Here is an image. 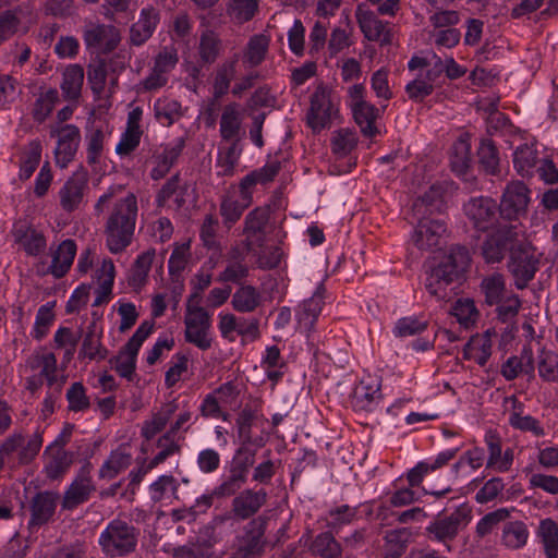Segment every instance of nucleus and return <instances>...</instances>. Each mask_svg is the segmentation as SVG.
I'll list each match as a JSON object with an SVG mask.
<instances>
[{
  "label": "nucleus",
  "mask_w": 558,
  "mask_h": 558,
  "mask_svg": "<svg viewBox=\"0 0 558 558\" xmlns=\"http://www.w3.org/2000/svg\"><path fill=\"white\" fill-rule=\"evenodd\" d=\"M485 450L480 447H473L464 451L452 465V473L458 476L463 471L464 466H469L472 472L483 466L485 462Z\"/></svg>",
  "instance_id": "62"
},
{
  "label": "nucleus",
  "mask_w": 558,
  "mask_h": 558,
  "mask_svg": "<svg viewBox=\"0 0 558 558\" xmlns=\"http://www.w3.org/2000/svg\"><path fill=\"white\" fill-rule=\"evenodd\" d=\"M324 306L323 296L314 294L312 298L302 302L295 313L299 328L303 331L310 332L322 313Z\"/></svg>",
  "instance_id": "39"
},
{
  "label": "nucleus",
  "mask_w": 558,
  "mask_h": 558,
  "mask_svg": "<svg viewBox=\"0 0 558 558\" xmlns=\"http://www.w3.org/2000/svg\"><path fill=\"white\" fill-rule=\"evenodd\" d=\"M155 328L154 320H144L137 327L133 336L122 347L119 354L110 360L117 373L128 380L135 375L136 359L144 341L151 335Z\"/></svg>",
  "instance_id": "7"
},
{
  "label": "nucleus",
  "mask_w": 558,
  "mask_h": 558,
  "mask_svg": "<svg viewBox=\"0 0 558 558\" xmlns=\"http://www.w3.org/2000/svg\"><path fill=\"white\" fill-rule=\"evenodd\" d=\"M51 137L57 138L54 159L58 167L66 168L75 158L81 143V131L75 124L51 128Z\"/></svg>",
  "instance_id": "14"
},
{
  "label": "nucleus",
  "mask_w": 558,
  "mask_h": 558,
  "mask_svg": "<svg viewBox=\"0 0 558 558\" xmlns=\"http://www.w3.org/2000/svg\"><path fill=\"white\" fill-rule=\"evenodd\" d=\"M76 252L77 246L72 239L63 240L56 248L51 247V264L47 272L57 279L64 277L73 265Z\"/></svg>",
  "instance_id": "29"
},
{
  "label": "nucleus",
  "mask_w": 558,
  "mask_h": 558,
  "mask_svg": "<svg viewBox=\"0 0 558 558\" xmlns=\"http://www.w3.org/2000/svg\"><path fill=\"white\" fill-rule=\"evenodd\" d=\"M480 288L484 294L485 303L489 306L499 304L507 292L505 277L499 272L483 278Z\"/></svg>",
  "instance_id": "50"
},
{
  "label": "nucleus",
  "mask_w": 558,
  "mask_h": 558,
  "mask_svg": "<svg viewBox=\"0 0 558 558\" xmlns=\"http://www.w3.org/2000/svg\"><path fill=\"white\" fill-rule=\"evenodd\" d=\"M87 186V171L83 169L75 171L58 192L62 209L68 213L76 210L84 199Z\"/></svg>",
  "instance_id": "22"
},
{
  "label": "nucleus",
  "mask_w": 558,
  "mask_h": 558,
  "mask_svg": "<svg viewBox=\"0 0 558 558\" xmlns=\"http://www.w3.org/2000/svg\"><path fill=\"white\" fill-rule=\"evenodd\" d=\"M131 457L121 451H113L99 469V477L112 480L130 465Z\"/></svg>",
  "instance_id": "61"
},
{
  "label": "nucleus",
  "mask_w": 558,
  "mask_h": 558,
  "mask_svg": "<svg viewBox=\"0 0 558 558\" xmlns=\"http://www.w3.org/2000/svg\"><path fill=\"white\" fill-rule=\"evenodd\" d=\"M543 254L530 242L521 240L510 247L507 269L518 290H524L535 278Z\"/></svg>",
  "instance_id": "4"
},
{
  "label": "nucleus",
  "mask_w": 558,
  "mask_h": 558,
  "mask_svg": "<svg viewBox=\"0 0 558 558\" xmlns=\"http://www.w3.org/2000/svg\"><path fill=\"white\" fill-rule=\"evenodd\" d=\"M222 43L219 36L210 29L202 33L198 45V54L203 63L211 64L219 57Z\"/></svg>",
  "instance_id": "53"
},
{
  "label": "nucleus",
  "mask_w": 558,
  "mask_h": 558,
  "mask_svg": "<svg viewBox=\"0 0 558 558\" xmlns=\"http://www.w3.org/2000/svg\"><path fill=\"white\" fill-rule=\"evenodd\" d=\"M471 520V512L466 507H460L447 517L437 518L425 529L429 539L447 544L453 541Z\"/></svg>",
  "instance_id": "10"
},
{
  "label": "nucleus",
  "mask_w": 558,
  "mask_h": 558,
  "mask_svg": "<svg viewBox=\"0 0 558 558\" xmlns=\"http://www.w3.org/2000/svg\"><path fill=\"white\" fill-rule=\"evenodd\" d=\"M468 264L469 255L464 247L452 250L427 276L425 287L428 293L438 301L450 299L452 293L450 286Z\"/></svg>",
  "instance_id": "2"
},
{
  "label": "nucleus",
  "mask_w": 558,
  "mask_h": 558,
  "mask_svg": "<svg viewBox=\"0 0 558 558\" xmlns=\"http://www.w3.org/2000/svg\"><path fill=\"white\" fill-rule=\"evenodd\" d=\"M242 113L236 102L225 106L220 121L219 133L222 141L241 143Z\"/></svg>",
  "instance_id": "32"
},
{
  "label": "nucleus",
  "mask_w": 558,
  "mask_h": 558,
  "mask_svg": "<svg viewBox=\"0 0 558 558\" xmlns=\"http://www.w3.org/2000/svg\"><path fill=\"white\" fill-rule=\"evenodd\" d=\"M365 87L362 84H354L348 88V105L352 111L355 123L360 126L364 136L372 137L377 129L375 121L378 117V109L365 99Z\"/></svg>",
  "instance_id": "9"
},
{
  "label": "nucleus",
  "mask_w": 558,
  "mask_h": 558,
  "mask_svg": "<svg viewBox=\"0 0 558 558\" xmlns=\"http://www.w3.org/2000/svg\"><path fill=\"white\" fill-rule=\"evenodd\" d=\"M463 210L476 230L487 231L496 225L499 207L495 199L487 196H478L470 198L463 205Z\"/></svg>",
  "instance_id": "16"
},
{
  "label": "nucleus",
  "mask_w": 558,
  "mask_h": 558,
  "mask_svg": "<svg viewBox=\"0 0 558 558\" xmlns=\"http://www.w3.org/2000/svg\"><path fill=\"white\" fill-rule=\"evenodd\" d=\"M47 456L44 474L49 481L62 480L69 472L74 462V452L65 449H58L54 451H45Z\"/></svg>",
  "instance_id": "34"
},
{
  "label": "nucleus",
  "mask_w": 558,
  "mask_h": 558,
  "mask_svg": "<svg viewBox=\"0 0 558 558\" xmlns=\"http://www.w3.org/2000/svg\"><path fill=\"white\" fill-rule=\"evenodd\" d=\"M269 38L264 34L252 36L242 52V62L245 69L260 65L268 53Z\"/></svg>",
  "instance_id": "38"
},
{
  "label": "nucleus",
  "mask_w": 558,
  "mask_h": 558,
  "mask_svg": "<svg viewBox=\"0 0 558 558\" xmlns=\"http://www.w3.org/2000/svg\"><path fill=\"white\" fill-rule=\"evenodd\" d=\"M218 330L221 337L229 342L241 337L243 341H255L260 337L259 320L232 313L220 312L218 315Z\"/></svg>",
  "instance_id": "11"
},
{
  "label": "nucleus",
  "mask_w": 558,
  "mask_h": 558,
  "mask_svg": "<svg viewBox=\"0 0 558 558\" xmlns=\"http://www.w3.org/2000/svg\"><path fill=\"white\" fill-rule=\"evenodd\" d=\"M185 436L169 435L168 439H165V434L157 440V447L160 449L159 452L148 462L147 469L153 470L159 464L163 463L169 457L179 454L181 452L180 440H184Z\"/></svg>",
  "instance_id": "54"
},
{
  "label": "nucleus",
  "mask_w": 558,
  "mask_h": 558,
  "mask_svg": "<svg viewBox=\"0 0 558 558\" xmlns=\"http://www.w3.org/2000/svg\"><path fill=\"white\" fill-rule=\"evenodd\" d=\"M427 327V320H422L416 316H407L396 322L392 333L397 338H407L424 332Z\"/></svg>",
  "instance_id": "59"
},
{
  "label": "nucleus",
  "mask_w": 558,
  "mask_h": 558,
  "mask_svg": "<svg viewBox=\"0 0 558 558\" xmlns=\"http://www.w3.org/2000/svg\"><path fill=\"white\" fill-rule=\"evenodd\" d=\"M267 521L266 517L259 515L244 526L243 534L236 537L235 558H257L262 555Z\"/></svg>",
  "instance_id": "12"
},
{
  "label": "nucleus",
  "mask_w": 558,
  "mask_h": 558,
  "mask_svg": "<svg viewBox=\"0 0 558 558\" xmlns=\"http://www.w3.org/2000/svg\"><path fill=\"white\" fill-rule=\"evenodd\" d=\"M485 444L488 451L486 469H490L499 473L508 472L513 464V449L507 448L506 450H502L500 438L497 434L492 432H488L485 435Z\"/></svg>",
  "instance_id": "26"
},
{
  "label": "nucleus",
  "mask_w": 558,
  "mask_h": 558,
  "mask_svg": "<svg viewBox=\"0 0 558 558\" xmlns=\"http://www.w3.org/2000/svg\"><path fill=\"white\" fill-rule=\"evenodd\" d=\"M12 236L20 251L26 256L37 257L46 252L47 238L45 233L27 222H17L13 226Z\"/></svg>",
  "instance_id": "18"
},
{
  "label": "nucleus",
  "mask_w": 558,
  "mask_h": 558,
  "mask_svg": "<svg viewBox=\"0 0 558 558\" xmlns=\"http://www.w3.org/2000/svg\"><path fill=\"white\" fill-rule=\"evenodd\" d=\"M245 482L246 475L244 471L232 469L230 474L222 478L221 483L214 488V495L218 498L230 497L240 490Z\"/></svg>",
  "instance_id": "60"
},
{
  "label": "nucleus",
  "mask_w": 558,
  "mask_h": 558,
  "mask_svg": "<svg viewBox=\"0 0 558 558\" xmlns=\"http://www.w3.org/2000/svg\"><path fill=\"white\" fill-rule=\"evenodd\" d=\"M153 259L154 253L150 252H144L136 257L128 276V283L134 291H141L147 283Z\"/></svg>",
  "instance_id": "49"
},
{
  "label": "nucleus",
  "mask_w": 558,
  "mask_h": 558,
  "mask_svg": "<svg viewBox=\"0 0 558 558\" xmlns=\"http://www.w3.org/2000/svg\"><path fill=\"white\" fill-rule=\"evenodd\" d=\"M537 371L544 381L558 383V353L542 347L537 353Z\"/></svg>",
  "instance_id": "51"
},
{
  "label": "nucleus",
  "mask_w": 558,
  "mask_h": 558,
  "mask_svg": "<svg viewBox=\"0 0 558 558\" xmlns=\"http://www.w3.org/2000/svg\"><path fill=\"white\" fill-rule=\"evenodd\" d=\"M338 98L333 90L323 83L318 84L310 97L307 125L314 132L329 128L338 114Z\"/></svg>",
  "instance_id": "6"
},
{
  "label": "nucleus",
  "mask_w": 558,
  "mask_h": 558,
  "mask_svg": "<svg viewBox=\"0 0 558 558\" xmlns=\"http://www.w3.org/2000/svg\"><path fill=\"white\" fill-rule=\"evenodd\" d=\"M159 22V10L151 5L143 8L138 20L130 28V43L133 46L144 45L153 36Z\"/></svg>",
  "instance_id": "27"
},
{
  "label": "nucleus",
  "mask_w": 558,
  "mask_h": 558,
  "mask_svg": "<svg viewBox=\"0 0 558 558\" xmlns=\"http://www.w3.org/2000/svg\"><path fill=\"white\" fill-rule=\"evenodd\" d=\"M538 161V154L533 143L519 145L513 151V167L519 175L532 177Z\"/></svg>",
  "instance_id": "44"
},
{
  "label": "nucleus",
  "mask_w": 558,
  "mask_h": 558,
  "mask_svg": "<svg viewBox=\"0 0 558 558\" xmlns=\"http://www.w3.org/2000/svg\"><path fill=\"white\" fill-rule=\"evenodd\" d=\"M179 482L171 474L158 476L148 487L149 497L155 504L171 501L172 498H177Z\"/></svg>",
  "instance_id": "48"
},
{
  "label": "nucleus",
  "mask_w": 558,
  "mask_h": 558,
  "mask_svg": "<svg viewBox=\"0 0 558 558\" xmlns=\"http://www.w3.org/2000/svg\"><path fill=\"white\" fill-rule=\"evenodd\" d=\"M137 214V198L133 193L114 203L104 229L106 247L110 253H122L131 245Z\"/></svg>",
  "instance_id": "1"
},
{
  "label": "nucleus",
  "mask_w": 558,
  "mask_h": 558,
  "mask_svg": "<svg viewBox=\"0 0 558 558\" xmlns=\"http://www.w3.org/2000/svg\"><path fill=\"white\" fill-rule=\"evenodd\" d=\"M492 347L490 331L487 330L482 335L473 336L469 340L463 349V356L484 366L492 355Z\"/></svg>",
  "instance_id": "42"
},
{
  "label": "nucleus",
  "mask_w": 558,
  "mask_h": 558,
  "mask_svg": "<svg viewBox=\"0 0 558 558\" xmlns=\"http://www.w3.org/2000/svg\"><path fill=\"white\" fill-rule=\"evenodd\" d=\"M184 339L202 351H207L213 345L211 315L190 296L184 314Z\"/></svg>",
  "instance_id": "5"
},
{
  "label": "nucleus",
  "mask_w": 558,
  "mask_h": 558,
  "mask_svg": "<svg viewBox=\"0 0 558 558\" xmlns=\"http://www.w3.org/2000/svg\"><path fill=\"white\" fill-rule=\"evenodd\" d=\"M243 148L241 143H229L227 146L218 147L216 169L218 177H232L239 163Z\"/></svg>",
  "instance_id": "41"
},
{
  "label": "nucleus",
  "mask_w": 558,
  "mask_h": 558,
  "mask_svg": "<svg viewBox=\"0 0 558 558\" xmlns=\"http://www.w3.org/2000/svg\"><path fill=\"white\" fill-rule=\"evenodd\" d=\"M477 155L480 163L486 173L492 175L500 174L498 150L492 140H482Z\"/></svg>",
  "instance_id": "57"
},
{
  "label": "nucleus",
  "mask_w": 558,
  "mask_h": 558,
  "mask_svg": "<svg viewBox=\"0 0 558 558\" xmlns=\"http://www.w3.org/2000/svg\"><path fill=\"white\" fill-rule=\"evenodd\" d=\"M102 328L96 322H92L83 336L78 359L101 361L108 355V350L102 345Z\"/></svg>",
  "instance_id": "31"
},
{
  "label": "nucleus",
  "mask_w": 558,
  "mask_h": 558,
  "mask_svg": "<svg viewBox=\"0 0 558 558\" xmlns=\"http://www.w3.org/2000/svg\"><path fill=\"white\" fill-rule=\"evenodd\" d=\"M154 111L158 122L166 126H170L183 116L181 104L169 98L158 99L154 105Z\"/></svg>",
  "instance_id": "55"
},
{
  "label": "nucleus",
  "mask_w": 558,
  "mask_h": 558,
  "mask_svg": "<svg viewBox=\"0 0 558 558\" xmlns=\"http://www.w3.org/2000/svg\"><path fill=\"white\" fill-rule=\"evenodd\" d=\"M529 530L522 521H510L502 529V544L510 549H519L525 546L529 538Z\"/></svg>",
  "instance_id": "52"
},
{
  "label": "nucleus",
  "mask_w": 558,
  "mask_h": 558,
  "mask_svg": "<svg viewBox=\"0 0 558 558\" xmlns=\"http://www.w3.org/2000/svg\"><path fill=\"white\" fill-rule=\"evenodd\" d=\"M26 367L31 371H39L37 375L46 379L50 388L58 387L60 379L58 377L57 357L52 352L34 353L26 361Z\"/></svg>",
  "instance_id": "33"
},
{
  "label": "nucleus",
  "mask_w": 558,
  "mask_h": 558,
  "mask_svg": "<svg viewBox=\"0 0 558 558\" xmlns=\"http://www.w3.org/2000/svg\"><path fill=\"white\" fill-rule=\"evenodd\" d=\"M268 494L264 488H246L239 493L231 502V512L238 520L251 519L267 504Z\"/></svg>",
  "instance_id": "23"
},
{
  "label": "nucleus",
  "mask_w": 558,
  "mask_h": 558,
  "mask_svg": "<svg viewBox=\"0 0 558 558\" xmlns=\"http://www.w3.org/2000/svg\"><path fill=\"white\" fill-rule=\"evenodd\" d=\"M380 399V384L369 376L362 378L352 392V405L360 411H372Z\"/></svg>",
  "instance_id": "28"
},
{
  "label": "nucleus",
  "mask_w": 558,
  "mask_h": 558,
  "mask_svg": "<svg viewBox=\"0 0 558 558\" xmlns=\"http://www.w3.org/2000/svg\"><path fill=\"white\" fill-rule=\"evenodd\" d=\"M451 315L454 316L458 323L464 328L474 325L478 318V312L471 299L458 300L451 308Z\"/></svg>",
  "instance_id": "63"
},
{
  "label": "nucleus",
  "mask_w": 558,
  "mask_h": 558,
  "mask_svg": "<svg viewBox=\"0 0 558 558\" xmlns=\"http://www.w3.org/2000/svg\"><path fill=\"white\" fill-rule=\"evenodd\" d=\"M446 231L447 226L442 219L424 217L420 219L412 240L420 250H432L440 244Z\"/></svg>",
  "instance_id": "24"
},
{
  "label": "nucleus",
  "mask_w": 558,
  "mask_h": 558,
  "mask_svg": "<svg viewBox=\"0 0 558 558\" xmlns=\"http://www.w3.org/2000/svg\"><path fill=\"white\" fill-rule=\"evenodd\" d=\"M60 495L54 490H43L34 495L29 501L28 527L37 529L47 524L54 515Z\"/></svg>",
  "instance_id": "21"
},
{
  "label": "nucleus",
  "mask_w": 558,
  "mask_h": 558,
  "mask_svg": "<svg viewBox=\"0 0 558 558\" xmlns=\"http://www.w3.org/2000/svg\"><path fill=\"white\" fill-rule=\"evenodd\" d=\"M359 138L356 133L350 129L336 131L331 138V151L338 158L349 156L356 147Z\"/></svg>",
  "instance_id": "56"
},
{
  "label": "nucleus",
  "mask_w": 558,
  "mask_h": 558,
  "mask_svg": "<svg viewBox=\"0 0 558 558\" xmlns=\"http://www.w3.org/2000/svg\"><path fill=\"white\" fill-rule=\"evenodd\" d=\"M269 220V210L266 207H256L250 211L244 220V246L247 252L263 247L266 242V227Z\"/></svg>",
  "instance_id": "20"
},
{
  "label": "nucleus",
  "mask_w": 558,
  "mask_h": 558,
  "mask_svg": "<svg viewBox=\"0 0 558 558\" xmlns=\"http://www.w3.org/2000/svg\"><path fill=\"white\" fill-rule=\"evenodd\" d=\"M41 143L38 140L31 141L24 146L20 157L19 178L28 180L37 169L41 159Z\"/></svg>",
  "instance_id": "46"
},
{
  "label": "nucleus",
  "mask_w": 558,
  "mask_h": 558,
  "mask_svg": "<svg viewBox=\"0 0 558 558\" xmlns=\"http://www.w3.org/2000/svg\"><path fill=\"white\" fill-rule=\"evenodd\" d=\"M184 147V138L178 137L163 146L160 151H156L151 158L150 178L155 181L165 178L177 162Z\"/></svg>",
  "instance_id": "25"
},
{
  "label": "nucleus",
  "mask_w": 558,
  "mask_h": 558,
  "mask_svg": "<svg viewBox=\"0 0 558 558\" xmlns=\"http://www.w3.org/2000/svg\"><path fill=\"white\" fill-rule=\"evenodd\" d=\"M471 162L470 136L468 134H462L452 144L450 149V166L456 174L463 175L471 167Z\"/></svg>",
  "instance_id": "43"
},
{
  "label": "nucleus",
  "mask_w": 558,
  "mask_h": 558,
  "mask_svg": "<svg viewBox=\"0 0 558 558\" xmlns=\"http://www.w3.org/2000/svg\"><path fill=\"white\" fill-rule=\"evenodd\" d=\"M238 63L239 54L235 53L217 68L213 82V95L216 99L221 98L229 92L230 84L238 73Z\"/></svg>",
  "instance_id": "37"
},
{
  "label": "nucleus",
  "mask_w": 558,
  "mask_h": 558,
  "mask_svg": "<svg viewBox=\"0 0 558 558\" xmlns=\"http://www.w3.org/2000/svg\"><path fill=\"white\" fill-rule=\"evenodd\" d=\"M248 276V267L244 263V256L238 247L229 252L226 268L219 274L217 281L240 283Z\"/></svg>",
  "instance_id": "45"
},
{
  "label": "nucleus",
  "mask_w": 558,
  "mask_h": 558,
  "mask_svg": "<svg viewBox=\"0 0 558 558\" xmlns=\"http://www.w3.org/2000/svg\"><path fill=\"white\" fill-rule=\"evenodd\" d=\"M84 82V70L80 64L68 65L62 73L60 88L62 96L68 101L76 102L81 97Z\"/></svg>",
  "instance_id": "40"
},
{
  "label": "nucleus",
  "mask_w": 558,
  "mask_h": 558,
  "mask_svg": "<svg viewBox=\"0 0 558 558\" xmlns=\"http://www.w3.org/2000/svg\"><path fill=\"white\" fill-rule=\"evenodd\" d=\"M263 304V295L252 284L240 286L232 294L231 305L238 313L246 314L255 312Z\"/></svg>",
  "instance_id": "36"
},
{
  "label": "nucleus",
  "mask_w": 558,
  "mask_h": 558,
  "mask_svg": "<svg viewBox=\"0 0 558 558\" xmlns=\"http://www.w3.org/2000/svg\"><path fill=\"white\" fill-rule=\"evenodd\" d=\"M536 535L546 558H558V523L550 518L541 520Z\"/></svg>",
  "instance_id": "47"
},
{
  "label": "nucleus",
  "mask_w": 558,
  "mask_h": 558,
  "mask_svg": "<svg viewBox=\"0 0 558 558\" xmlns=\"http://www.w3.org/2000/svg\"><path fill=\"white\" fill-rule=\"evenodd\" d=\"M191 259V242L175 243L168 260V270L172 277H180Z\"/></svg>",
  "instance_id": "58"
},
{
  "label": "nucleus",
  "mask_w": 558,
  "mask_h": 558,
  "mask_svg": "<svg viewBox=\"0 0 558 558\" xmlns=\"http://www.w3.org/2000/svg\"><path fill=\"white\" fill-rule=\"evenodd\" d=\"M83 38L87 49L106 53L118 47L121 34L113 25L89 23L84 28Z\"/></svg>",
  "instance_id": "17"
},
{
  "label": "nucleus",
  "mask_w": 558,
  "mask_h": 558,
  "mask_svg": "<svg viewBox=\"0 0 558 558\" xmlns=\"http://www.w3.org/2000/svg\"><path fill=\"white\" fill-rule=\"evenodd\" d=\"M506 402L511 404L508 413V423L511 427L521 432H530L536 437L545 435V429L541 422L532 415L524 414V404L514 396L508 398Z\"/></svg>",
  "instance_id": "30"
},
{
  "label": "nucleus",
  "mask_w": 558,
  "mask_h": 558,
  "mask_svg": "<svg viewBox=\"0 0 558 558\" xmlns=\"http://www.w3.org/2000/svg\"><path fill=\"white\" fill-rule=\"evenodd\" d=\"M312 549L323 558H336L341 554V546L331 532L318 534L313 542Z\"/></svg>",
  "instance_id": "64"
},
{
  "label": "nucleus",
  "mask_w": 558,
  "mask_h": 558,
  "mask_svg": "<svg viewBox=\"0 0 558 558\" xmlns=\"http://www.w3.org/2000/svg\"><path fill=\"white\" fill-rule=\"evenodd\" d=\"M355 17L364 37L371 41H378L381 46L392 43L393 33L390 24L378 19L364 3H360L355 10Z\"/></svg>",
  "instance_id": "15"
},
{
  "label": "nucleus",
  "mask_w": 558,
  "mask_h": 558,
  "mask_svg": "<svg viewBox=\"0 0 558 558\" xmlns=\"http://www.w3.org/2000/svg\"><path fill=\"white\" fill-rule=\"evenodd\" d=\"M140 530L122 519L111 520L101 531L98 544L101 551L110 558L126 557L135 551Z\"/></svg>",
  "instance_id": "3"
},
{
  "label": "nucleus",
  "mask_w": 558,
  "mask_h": 558,
  "mask_svg": "<svg viewBox=\"0 0 558 558\" xmlns=\"http://www.w3.org/2000/svg\"><path fill=\"white\" fill-rule=\"evenodd\" d=\"M178 410L179 403L175 399L163 403L160 409L153 414L150 420L143 423L141 428L142 437L146 440H151L158 433L163 430Z\"/></svg>",
  "instance_id": "35"
},
{
  "label": "nucleus",
  "mask_w": 558,
  "mask_h": 558,
  "mask_svg": "<svg viewBox=\"0 0 558 558\" xmlns=\"http://www.w3.org/2000/svg\"><path fill=\"white\" fill-rule=\"evenodd\" d=\"M520 241L515 226L502 225L488 234L483 242V258L488 264L499 263L504 259L507 252L510 253V247L517 245Z\"/></svg>",
  "instance_id": "13"
},
{
  "label": "nucleus",
  "mask_w": 558,
  "mask_h": 558,
  "mask_svg": "<svg viewBox=\"0 0 558 558\" xmlns=\"http://www.w3.org/2000/svg\"><path fill=\"white\" fill-rule=\"evenodd\" d=\"M92 470L93 466L89 462H86L77 470L60 498L62 510L73 511L87 502L94 495L96 485L92 476Z\"/></svg>",
  "instance_id": "8"
},
{
  "label": "nucleus",
  "mask_w": 558,
  "mask_h": 558,
  "mask_svg": "<svg viewBox=\"0 0 558 558\" xmlns=\"http://www.w3.org/2000/svg\"><path fill=\"white\" fill-rule=\"evenodd\" d=\"M530 202V190L521 181L507 184L499 205L500 215L512 220L525 213Z\"/></svg>",
  "instance_id": "19"
}]
</instances>
